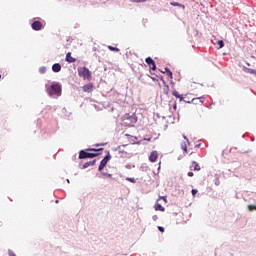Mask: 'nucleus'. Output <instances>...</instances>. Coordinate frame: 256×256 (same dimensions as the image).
Returning <instances> with one entry per match:
<instances>
[{"mask_svg": "<svg viewBox=\"0 0 256 256\" xmlns=\"http://www.w3.org/2000/svg\"><path fill=\"white\" fill-rule=\"evenodd\" d=\"M78 75L81 77L84 81H91L93 79V76L91 74V71L87 67H80L78 68Z\"/></svg>", "mask_w": 256, "mask_h": 256, "instance_id": "nucleus-1", "label": "nucleus"}, {"mask_svg": "<svg viewBox=\"0 0 256 256\" xmlns=\"http://www.w3.org/2000/svg\"><path fill=\"white\" fill-rule=\"evenodd\" d=\"M47 92L50 96L53 95H61V84L56 83V84H52L49 88H47Z\"/></svg>", "mask_w": 256, "mask_h": 256, "instance_id": "nucleus-2", "label": "nucleus"}, {"mask_svg": "<svg viewBox=\"0 0 256 256\" xmlns=\"http://www.w3.org/2000/svg\"><path fill=\"white\" fill-rule=\"evenodd\" d=\"M124 121H128V122H124V125L128 126V127H133V125H135V123H137V115L132 114L131 116L126 115L124 117Z\"/></svg>", "mask_w": 256, "mask_h": 256, "instance_id": "nucleus-3", "label": "nucleus"}, {"mask_svg": "<svg viewBox=\"0 0 256 256\" xmlns=\"http://www.w3.org/2000/svg\"><path fill=\"white\" fill-rule=\"evenodd\" d=\"M99 153H89L85 150L79 152V159H93V157H98Z\"/></svg>", "mask_w": 256, "mask_h": 256, "instance_id": "nucleus-4", "label": "nucleus"}, {"mask_svg": "<svg viewBox=\"0 0 256 256\" xmlns=\"http://www.w3.org/2000/svg\"><path fill=\"white\" fill-rule=\"evenodd\" d=\"M109 161H111V154H107L103 160L100 162V165L98 167L99 171H103V169H105V167H107V163H109Z\"/></svg>", "mask_w": 256, "mask_h": 256, "instance_id": "nucleus-5", "label": "nucleus"}, {"mask_svg": "<svg viewBox=\"0 0 256 256\" xmlns=\"http://www.w3.org/2000/svg\"><path fill=\"white\" fill-rule=\"evenodd\" d=\"M173 97H176V99H179V101H184V103H191V101H186L185 97L186 95L179 94L177 90L172 91Z\"/></svg>", "mask_w": 256, "mask_h": 256, "instance_id": "nucleus-6", "label": "nucleus"}, {"mask_svg": "<svg viewBox=\"0 0 256 256\" xmlns=\"http://www.w3.org/2000/svg\"><path fill=\"white\" fill-rule=\"evenodd\" d=\"M34 31H41L43 29V22L41 21H34L31 25Z\"/></svg>", "mask_w": 256, "mask_h": 256, "instance_id": "nucleus-7", "label": "nucleus"}, {"mask_svg": "<svg viewBox=\"0 0 256 256\" xmlns=\"http://www.w3.org/2000/svg\"><path fill=\"white\" fill-rule=\"evenodd\" d=\"M146 63H147V65H149V67H150V69H152V71H156L157 65L155 64V60H153V58H151V57L146 58Z\"/></svg>", "mask_w": 256, "mask_h": 256, "instance_id": "nucleus-8", "label": "nucleus"}, {"mask_svg": "<svg viewBox=\"0 0 256 256\" xmlns=\"http://www.w3.org/2000/svg\"><path fill=\"white\" fill-rule=\"evenodd\" d=\"M116 151L118 155H121V157H127L128 153L125 151V145H120L116 148Z\"/></svg>", "mask_w": 256, "mask_h": 256, "instance_id": "nucleus-9", "label": "nucleus"}, {"mask_svg": "<svg viewBox=\"0 0 256 256\" xmlns=\"http://www.w3.org/2000/svg\"><path fill=\"white\" fill-rule=\"evenodd\" d=\"M157 159H159V153H157V151H152L149 156V161L151 163H155V161H157Z\"/></svg>", "mask_w": 256, "mask_h": 256, "instance_id": "nucleus-10", "label": "nucleus"}, {"mask_svg": "<svg viewBox=\"0 0 256 256\" xmlns=\"http://www.w3.org/2000/svg\"><path fill=\"white\" fill-rule=\"evenodd\" d=\"M93 87V83H88L82 87V90L84 91V93H92Z\"/></svg>", "mask_w": 256, "mask_h": 256, "instance_id": "nucleus-11", "label": "nucleus"}, {"mask_svg": "<svg viewBox=\"0 0 256 256\" xmlns=\"http://www.w3.org/2000/svg\"><path fill=\"white\" fill-rule=\"evenodd\" d=\"M65 61L67 63H75L77 61V59L73 58V56H71V52H68L66 54V58H65Z\"/></svg>", "mask_w": 256, "mask_h": 256, "instance_id": "nucleus-12", "label": "nucleus"}, {"mask_svg": "<svg viewBox=\"0 0 256 256\" xmlns=\"http://www.w3.org/2000/svg\"><path fill=\"white\" fill-rule=\"evenodd\" d=\"M190 169H191V171H201V166H199V163L194 161L190 165Z\"/></svg>", "mask_w": 256, "mask_h": 256, "instance_id": "nucleus-13", "label": "nucleus"}, {"mask_svg": "<svg viewBox=\"0 0 256 256\" xmlns=\"http://www.w3.org/2000/svg\"><path fill=\"white\" fill-rule=\"evenodd\" d=\"M52 71L54 73H59V71H61V64L59 63H55L52 65Z\"/></svg>", "mask_w": 256, "mask_h": 256, "instance_id": "nucleus-14", "label": "nucleus"}, {"mask_svg": "<svg viewBox=\"0 0 256 256\" xmlns=\"http://www.w3.org/2000/svg\"><path fill=\"white\" fill-rule=\"evenodd\" d=\"M162 73H166L169 79H173V72H171V69H169L168 67L164 68V71H162Z\"/></svg>", "mask_w": 256, "mask_h": 256, "instance_id": "nucleus-15", "label": "nucleus"}, {"mask_svg": "<svg viewBox=\"0 0 256 256\" xmlns=\"http://www.w3.org/2000/svg\"><path fill=\"white\" fill-rule=\"evenodd\" d=\"M95 163H97V160H92L90 162H86L83 164V169H87V167H93V165H95Z\"/></svg>", "mask_w": 256, "mask_h": 256, "instance_id": "nucleus-16", "label": "nucleus"}, {"mask_svg": "<svg viewBox=\"0 0 256 256\" xmlns=\"http://www.w3.org/2000/svg\"><path fill=\"white\" fill-rule=\"evenodd\" d=\"M154 209H155V211H162V212H164L165 211V207H163L161 204H159V203H156L155 205H154Z\"/></svg>", "mask_w": 256, "mask_h": 256, "instance_id": "nucleus-17", "label": "nucleus"}, {"mask_svg": "<svg viewBox=\"0 0 256 256\" xmlns=\"http://www.w3.org/2000/svg\"><path fill=\"white\" fill-rule=\"evenodd\" d=\"M163 93L164 95H169V85L164 82V87H163Z\"/></svg>", "mask_w": 256, "mask_h": 256, "instance_id": "nucleus-18", "label": "nucleus"}, {"mask_svg": "<svg viewBox=\"0 0 256 256\" xmlns=\"http://www.w3.org/2000/svg\"><path fill=\"white\" fill-rule=\"evenodd\" d=\"M244 71L245 73H249L250 75H255L256 73V70L251 68H245Z\"/></svg>", "mask_w": 256, "mask_h": 256, "instance_id": "nucleus-19", "label": "nucleus"}, {"mask_svg": "<svg viewBox=\"0 0 256 256\" xmlns=\"http://www.w3.org/2000/svg\"><path fill=\"white\" fill-rule=\"evenodd\" d=\"M109 51H115L116 53H119L121 50L117 47L108 46Z\"/></svg>", "mask_w": 256, "mask_h": 256, "instance_id": "nucleus-20", "label": "nucleus"}, {"mask_svg": "<svg viewBox=\"0 0 256 256\" xmlns=\"http://www.w3.org/2000/svg\"><path fill=\"white\" fill-rule=\"evenodd\" d=\"M39 73H41L42 75L45 74V73H47V68H46L45 66L40 67V68H39Z\"/></svg>", "mask_w": 256, "mask_h": 256, "instance_id": "nucleus-21", "label": "nucleus"}, {"mask_svg": "<svg viewBox=\"0 0 256 256\" xmlns=\"http://www.w3.org/2000/svg\"><path fill=\"white\" fill-rule=\"evenodd\" d=\"M218 45H219V49H223V47H225V42H223V40H219Z\"/></svg>", "mask_w": 256, "mask_h": 256, "instance_id": "nucleus-22", "label": "nucleus"}, {"mask_svg": "<svg viewBox=\"0 0 256 256\" xmlns=\"http://www.w3.org/2000/svg\"><path fill=\"white\" fill-rule=\"evenodd\" d=\"M181 149L184 151V153H187V144H181Z\"/></svg>", "mask_w": 256, "mask_h": 256, "instance_id": "nucleus-23", "label": "nucleus"}, {"mask_svg": "<svg viewBox=\"0 0 256 256\" xmlns=\"http://www.w3.org/2000/svg\"><path fill=\"white\" fill-rule=\"evenodd\" d=\"M249 211H256V205H248Z\"/></svg>", "mask_w": 256, "mask_h": 256, "instance_id": "nucleus-24", "label": "nucleus"}, {"mask_svg": "<svg viewBox=\"0 0 256 256\" xmlns=\"http://www.w3.org/2000/svg\"><path fill=\"white\" fill-rule=\"evenodd\" d=\"M132 3H145L147 0H130Z\"/></svg>", "mask_w": 256, "mask_h": 256, "instance_id": "nucleus-25", "label": "nucleus"}, {"mask_svg": "<svg viewBox=\"0 0 256 256\" xmlns=\"http://www.w3.org/2000/svg\"><path fill=\"white\" fill-rule=\"evenodd\" d=\"M173 7H181V4L179 2H171L170 3Z\"/></svg>", "mask_w": 256, "mask_h": 256, "instance_id": "nucleus-26", "label": "nucleus"}, {"mask_svg": "<svg viewBox=\"0 0 256 256\" xmlns=\"http://www.w3.org/2000/svg\"><path fill=\"white\" fill-rule=\"evenodd\" d=\"M194 101H199L200 105L203 104V101L201 100V98H193L192 103H194Z\"/></svg>", "mask_w": 256, "mask_h": 256, "instance_id": "nucleus-27", "label": "nucleus"}, {"mask_svg": "<svg viewBox=\"0 0 256 256\" xmlns=\"http://www.w3.org/2000/svg\"><path fill=\"white\" fill-rule=\"evenodd\" d=\"M87 151H103V148H100V149L91 148V149H87Z\"/></svg>", "mask_w": 256, "mask_h": 256, "instance_id": "nucleus-28", "label": "nucleus"}, {"mask_svg": "<svg viewBox=\"0 0 256 256\" xmlns=\"http://www.w3.org/2000/svg\"><path fill=\"white\" fill-rule=\"evenodd\" d=\"M158 231H160L161 233H165V228H163L162 226H158Z\"/></svg>", "mask_w": 256, "mask_h": 256, "instance_id": "nucleus-29", "label": "nucleus"}, {"mask_svg": "<svg viewBox=\"0 0 256 256\" xmlns=\"http://www.w3.org/2000/svg\"><path fill=\"white\" fill-rule=\"evenodd\" d=\"M127 181H130V183H135V178H126Z\"/></svg>", "mask_w": 256, "mask_h": 256, "instance_id": "nucleus-30", "label": "nucleus"}, {"mask_svg": "<svg viewBox=\"0 0 256 256\" xmlns=\"http://www.w3.org/2000/svg\"><path fill=\"white\" fill-rule=\"evenodd\" d=\"M198 191L197 189H192V195L195 197L197 195Z\"/></svg>", "mask_w": 256, "mask_h": 256, "instance_id": "nucleus-31", "label": "nucleus"}, {"mask_svg": "<svg viewBox=\"0 0 256 256\" xmlns=\"http://www.w3.org/2000/svg\"><path fill=\"white\" fill-rule=\"evenodd\" d=\"M160 199H163V201H164L165 203H167V197H166V196H162V197L159 198V200H160Z\"/></svg>", "mask_w": 256, "mask_h": 256, "instance_id": "nucleus-32", "label": "nucleus"}, {"mask_svg": "<svg viewBox=\"0 0 256 256\" xmlns=\"http://www.w3.org/2000/svg\"><path fill=\"white\" fill-rule=\"evenodd\" d=\"M153 221H157L159 217L157 215L152 216Z\"/></svg>", "mask_w": 256, "mask_h": 256, "instance_id": "nucleus-33", "label": "nucleus"}, {"mask_svg": "<svg viewBox=\"0 0 256 256\" xmlns=\"http://www.w3.org/2000/svg\"><path fill=\"white\" fill-rule=\"evenodd\" d=\"M9 256H17V255H15V254L13 253V251H10V252H9Z\"/></svg>", "mask_w": 256, "mask_h": 256, "instance_id": "nucleus-34", "label": "nucleus"}, {"mask_svg": "<svg viewBox=\"0 0 256 256\" xmlns=\"http://www.w3.org/2000/svg\"><path fill=\"white\" fill-rule=\"evenodd\" d=\"M188 177H193V172H188Z\"/></svg>", "mask_w": 256, "mask_h": 256, "instance_id": "nucleus-35", "label": "nucleus"}, {"mask_svg": "<svg viewBox=\"0 0 256 256\" xmlns=\"http://www.w3.org/2000/svg\"><path fill=\"white\" fill-rule=\"evenodd\" d=\"M144 141H151V138H145Z\"/></svg>", "mask_w": 256, "mask_h": 256, "instance_id": "nucleus-36", "label": "nucleus"}, {"mask_svg": "<svg viewBox=\"0 0 256 256\" xmlns=\"http://www.w3.org/2000/svg\"><path fill=\"white\" fill-rule=\"evenodd\" d=\"M183 137H184V139H186V141H189V140L187 139V136L184 135Z\"/></svg>", "mask_w": 256, "mask_h": 256, "instance_id": "nucleus-37", "label": "nucleus"}, {"mask_svg": "<svg viewBox=\"0 0 256 256\" xmlns=\"http://www.w3.org/2000/svg\"><path fill=\"white\" fill-rule=\"evenodd\" d=\"M174 109H177V104L174 105Z\"/></svg>", "mask_w": 256, "mask_h": 256, "instance_id": "nucleus-38", "label": "nucleus"}, {"mask_svg": "<svg viewBox=\"0 0 256 256\" xmlns=\"http://www.w3.org/2000/svg\"><path fill=\"white\" fill-rule=\"evenodd\" d=\"M56 203H59V200H56Z\"/></svg>", "mask_w": 256, "mask_h": 256, "instance_id": "nucleus-39", "label": "nucleus"}, {"mask_svg": "<svg viewBox=\"0 0 256 256\" xmlns=\"http://www.w3.org/2000/svg\"><path fill=\"white\" fill-rule=\"evenodd\" d=\"M0 79H1V75H0Z\"/></svg>", "mask_w": 256, "mask_h": 256, "instance_id": "nucleus-40", "label": "nucleus"}]
</instances>
